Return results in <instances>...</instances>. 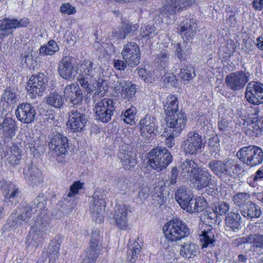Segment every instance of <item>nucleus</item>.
I'll list each match as a JSON object with an SVG mask.
<instances>
[{"instance_id":"obj_38","label":"nucleus","mask_w":263,"mask_h":263,"mask_svg":"<svg viewBox=\"0 0 263 263\" xmlns=\"http://www.w3.org/2000/svg\"><path fill=\"white\" fill-rule=\"evenodd\" d=\"M232 198L234 204L238 208L239 211H240L250 201L249 200L250 195L246 192H239L235 194Z\"/></svg>"},{"instance_id":"obj_37","label":"nucleus","mask_w":263,"mask_h":263,"mask_svg":"<svg viewBox=\"0 0 263 263\" xmlns=\"http://www.w3.org/2000/svg\"><path fill=\"white\" fill-rule=\"evenodd\" d=\"M100 239V231L98 229L92 230L91 235L89 247L87 250H91V256L95 257L99 254V247L98 241Z\"/></svg>"},{"instance_id":"obj_5","label":"nucleus","mask_w":263,"mask_h":263,"mask_svg":"<svg viewBox=\"0 0 263 263\" xmlns=\"http://www.w3.org/2000/svg\"><path fill=\"white\" fill-rule=\"evenodd\" d=\"M149 165L154 170L160 171L165 168L172 162L173 156L165 147H157L148 154Z\"/></svg>"},{"instance_id":"obj_26","label":"nucleus","mask_w":263,"mask_h":263,"mask_svg":"<svg viewBox=\"0 0 263 263\" xmlns=\"http://www.w3.org/2000/svg\"><path fill=\"white\" fill-rule=\"evenodd\" d=\"M242 243L251 245V248L253 251L263 250V234L256 233L250 234L246 237H241Z\"/></svg>"},{"instance_id":"obj_52","label":"nucleus","mask_w":263,"mask_h":263,"mask_svg":"<svg viewBox=\"0 0 263 263\" xmlns=\"http://www.w3.org/2000/svg\"><path fill=\"white\" fill-rule=\"evenodd\" d=\"M179 171H180V170L178 169L177 166L172 167L170 172V176L168 177V179L166 180L164 182V185L171 186L175 185L177 183Z\"/></svg>"},{"instance_id":"obj_6","label":"nucleus","mask_w":263,"mask_h":263,"mask_svg":"<svg viewBox=\"0 0 263 263\" xmlns=\"http://www.w3.org/2000/svg\"><path fill=\"white\" fill-rule=\"evenodd\" d=\"M68 115V128L72 133L83 131L88 119L86 108H72Z\"/></svg>"},{"instance_id":"obj_40","label":"nucleus","mask_w":263,"mask_h":263,"mask_svg":"<svg viewBox=\"0 0 263 263\" xmlns=\"http://www.w3.org/2000/svg\"><path fill=\"white\" fill-rule=\"evenodd\" d=\"M128 248L127 259L131 263H135L142 249L141 246L138 241H135L133 243L128 245Z\"/></svg>"},{"instance_id":"obj_51","label":"nucleus","mask_w":263,"mask_h":263,"mask_svg":"<svg viewBox=\"0 0 263 263\" xmlns=\"http://www.w3.org/2000/svg\"><path fill=\"white\" fill-rule=\"evenodd\" d=\"M77 202L76 200L71 198L68 200L67 198H65L62 204V209L60 210L64 215L70 214L77 205Z\"/></svg>"},{"instance_id":"obj_22","label":"nucleus","mask_w":263,"mask_h":263,"mask_svg":"<svg viewBox=\"0 0 263 263\" xmlns=\"http://www.w3.org/2000/svg\"><path fill=\"white\" fill-rule=\"evenodd\" d=\"M241 219L238 212H229L225 217V230L234 233H239L242 229Z\"/></svg>"},{"instance_id":"obj_15","label":"nucleus","mask_w":263,"mask_h":263,"mask_svg":"<svg viewBox=\"0 0 263 263\" xmlns=\"http://www.w3.org/2000/svg\"><path fill=\"white\" fill-rule=\"evenodd\" d=\"M248 81L249 76L243 71L230 73L225 79L227 86L233 91H238L242 89Z\"/></svg>"},{"instance_id":"obj_34","label":"nucleus","mask_w":263,"mask_h":263,"mask_svg":"<svg viewBox=\"0 0 263 263\" xmlns=\"http://www.w3.org/2000/svg\"><path fill=\"white\" fill-rule=\"evenodd\" d=\"M46 103L54 108H61L65 105V98L58 92H53L46 98Z\"/></svg>"},{"instance_id":"obj_21","label":"nucleus","mask_w":263,"mask_h":263,"mask_svg":"<svg viewBox=\"0 0 263 263\" xmlns=\"http://www.w3.org/2000/svg\"><path fill=\"white\" fill-rule=\"evenodd\" d=\"M15 121L10 117H0V133L7 140L12 139L17 130Z\"/></svg>"},{"instance_id":"obj_59","label":"nucleus","mask_w":263,"mask_h":263,"mask_svg":"<svg viewBox=\"0 0 263 263\" xmlns=\"http://www.w3.org/2000/svg\"><path fill=\"white\" fill-rule=\"evenodd\" d=\"M195 213H199L203 211L208 205V202L203 197H198L195 198Z\"/></svg>"},{"instance_id":"obj_30","label":"nucleus","mask_w":263,"mask_h":263,"mask_svg":"<svg viewBox=\"0 0 263 263\" xmlns=\"http://www.w3.org/2000/svg\"><path fill=\"white\" fill-rule=\"evenodd\" d=\"M180 247V254L183 257L193 258L199 252L198 246L191 241L184 242Z\"/></svg>"},{"instance_id":"obj_63","label":"nucleus","mask_w":263,"mask_h":263,"mask_svg":"<svg viewBox=\"0 0 263 263\" xmlns=\"http://www.w3.org/2000/svg\"><path fill=\"white\" fill-rule=\"evenodd\" d=\"M252 126L255 130L256 134L258 135L263 130V122L262 117L254 118L252 122Z\"/></svg>"},{"instance_id":"obj_7","label":"nucleus","mask_w":263,"mask_h":263,"mask_svg":"<svg viewBox=\"0 0 263 263\" xmlns=\"http://www.w3.org/2000/svg\"><path fill=\"white\" fill-rule=\"evenodd\" d=\"M105 192L103 190H96L92 197L90 202V212L92 219L97 223H101L104 220L105 202Z\"/></svg>"},{"instance_id":"obj_62","label":"nucleus","mask_w":263,"mask_h":263,"mask_svg":"<svg viewBox=\"0 0 263 263\" xmlns=\"http://www.w3.org/2000/svg\"><path fill=\"white\" fill-rule=\"evenodd\" d=\"M140 53L134 54V55L127 57L124 58L126 63L130 67H135L140 63Z\"/></svg>"},{"instance_id":"obj_1","label":"nucleus","mask_w":263,"mask_h":263,"mask_svg":"<svg viewBox=\"0 0 263 263\" xmlns=\"http://www.w3.org/2000/svg\"><path fill=\"white\" fill-rule=\"evenodd\" d=\"M102 70L99 65L86 61L78 68V81L87 95L94 92L93 99L96 96H104L108 90L107 80L100 78L97 80L96 78L101 74Z\"/></svg>"},{"instance_id":"obj_45","label":"nucleus","mask_w":263,"mask_h":263,"mask_svg":"<svg viewBox=\"0 0 263 263\" xmlns=\"http://www.w3.org/2000/svg\"><path fill=\"white\" fill-rule=\"evenodd\" d=\"M184 141L193 144L200 148L203 145L202 137L195 131L189 133L187 135V138Z\"/></svg>"},{"instance_id":"obj_50","label":"nucleus","mask_w":263,"mask_h":263,"mask_svg":"<svg viewBox=\"0 0 263 263\" xmlns=\"http://www.w3.org/2000/svg\"><path fill=\"white\" fill-rule=\"evenodd\" d=\"M212 208L218 215H223L229 211L230 206L228 203L223 201H218L212 204Z\"/></svg>"},{"instance_id":"obj_60","label":"nucleus","mask_w":263,"mask_h":263,"mask_svg":"<svg viewBox=\"0 0 263 263\" xmlns=\"http://www.w3.org/2000/svg\"><path fill=\"white\" fill-rule=\"evenodd\" d=\"M83 183L80 181L74 182L70 187V191L67 195V197H69L74 199V196L79 193V191L82 189Z\"/></svg>"},{"instance_id":"obj_29","label":"nucleus","mask_w":263,"mask_h":263,"mask_svg":"<svg viewBox=\"0 0 263 263\" xmlns=\"http://www.w3.org/2000/svg\"><path fill=\"white\" fill-rule=\"evenodd\" d=\"M181 1L180 0V1ZM182 9H183V6L178 0H168L160 9V13L163 16L166 15L167 17H170Z\"/></svg>"},{"instance_id":"obj_23","label":"nucleus","mask_w":263,"mask_h":263,"mask_svg":"<svg viewBox=\"0 0 263 263\" xmlns=\"http://www.w3.org/2000/svg\"><path fill=\"white\" fill-rule=\"evenodd\" d=\"M158 122L156 118L146 115L141 119L139 125L140 126L141 135L142 137H146L147 134L156 135L155 131L157 129Z\"/></svg>"},{"instance_id":"obj_14","label":"nucleus","mask_w":263,"mask_h":263,"mask_svg":"<svg viewBox=\"0 0 263 263\" xmlns=\"http://www.w3.org/2000/svg\"><path fill=\"white\" fill-rule=\"evenodd\" d=\"M215 178V176L207 169L200 167L197 172L194 174L193 184L196 189L202 190L210 185H213Z\"/></svg>"},{"instance_id":"obj_49","label":"nucleus","mask_w":263,"mask_h":263,"mask_svg":"<svg viewBox=\"0 0 263 263\" xmlns=\"http://www.w3.org/2000/svg\"><path fill=\"white\" fill-rule=\"evenodd\" d=\"M191 52V48L184 42L182 45L179 44L176 49V55L180 60H184Z\"/></svg>"},{"instance_id":"obj_43","label":"nucleus","mask_w":263,"mask_h":263,"mask_svg":"<svg viewBox=\"0 0 263 263\" xmlns=\"http://www.w3.org/2000/svg\"><path fill=\"white\" fill-rule=\"evenodd\" d=\"M139 53H140V48L136 43L134 42H128L124 46L121 52L123 59Z\"/></svg>"},{"instance_id":"obj_11","label":"nucleus","mask_w":263,"mask_h":263,"mask_svg":"<svg viewBox=\"0 0 263 263\" xmlns=\"http://www.w3.org/2000/svg\"><path fill=\"white\" fill-rule=\"evenodd\" d=\"M47 78L43 73H40L36 76L32 75L29 78L26 88L27 92L32 94L33 96L36 95L41 96L46 88Z\"/></svg>"},{"instance_id":"obj_25","label":"nucleus","mask_w":263,"mask_h":263,"mask_svg":"<svg viewBox=\"0 0 263 263\" xmlns=\"http://www.w3.org/2000/svg\"><path fill=\"white\" fill-rule=\"evenodd\" d=\"M115 210L114 218L116 224L120 229H124L127 225L128 207L125 204H116Z\"/></svg>"},{"instance_id":"obj_8","label":"nucleus","mask_w":263,"mask_h":263,"mask_svg":"<svg viewBox=\"0 0 263 263\" xmlns=\"http://www.w3.org/2000/svg\"><path fill=\"white\" fill-rule=\"evenodd\" d=\"M116 102L112 99H103L98 102L93 109L96 119L103 123L109 121L114 115Z\"/></svg>"},{"instance_id":"obj_39","label":"nucleus","mask_w":263,"mask_h":263,"mask_svg":"<svg viewBox=\"0 0 263 263\" xmlns=\"http://www.w3.org/2000/svg\"><path fill=\"white\" fill-rule=\"evenodd\" d=\"M214 234L213 230L210 229L207 231H202L200 235V239L202 242L201 248H211L214 246Z\"/></svg>"},{"instance_id":"obj_35","label":"nucleus","mask_w":263,"mask_h":263,"mask_svg":"<svg viewBox=\"0 0 263 263\" xmlns=\"http://www.w3.org/2000/svg\"><path fill=\"white\" fill-rule=\"evenodd\" d=\"M179 102L175 95H170L166 98V103L164 105V110L166 115L179 112L178 110Z\"/></svg>"},{"instance_id":"obj_64","label":"nucleus","mask_w":263,"mask_h":263,"mask_svg":"<svg viewBox=\"0 0 263 263\" xmlns=\"http://www.w3.org/2000/svg\"><path fill=\"white\" fill-rule=\"evenodd\" d=\"M163 186L161 187H156L155 188V192L154 193L153 196L154 199L157 200L158 202L160 204H162L165 202L166 197L164 196L163 193Z\"/></svg>"},{"instance_id":"obj_3","label":"nucleus","mask_w":263,"mask_h":263,"mask_svg":"<svg viewBox=\"0 0 263 263\" xmlns=\"http://www.w3.org/2000/svg\"><path fill=\"white\" fill-rule=\"evenodd\" d=\"M165 237L169 241L177 242L190 234L186 223L180 219H173L167 222L163 228Z\"/></svg>"},{"instance_id":"obj_24","label":"nucleus","mask_w":263,"mask_h":263,"mask_svg":"<svg viewBox=\"0 0 263 263\" xmlns=\"http://www.w3.org/2000/svg\"><path fill=\"white\" fill-rule=\"evenodd\" d=\"M240 212L244 218L251 221H255L262 214L259 205L252 201H249V203Z\"/></svg>"},{"instance_id":"obj_44","label":"nucleus","mask_w":263,"mask_h":263,"mask_svg":"<svg viewBox=\"0 0 263 263\" xmlns=\"http://www.w3.org/2000/svg\"><path fill=\"white\" fill-rule=\"evenodd\" d=\"M218 215L212 209V210H205L202 215L204 222H208L210 226L216 223H219L220 221Z\"/></svg>"},{"instance_id":"obj_17","label":"nucleus","mask_w":263,"mask_h":263,"mask_svg":"<svg viewBox=\"0 0 263 263\" xmlns=\"http://www.w3.org/2000/svg\"><path fill=\"white\" fill-rule=\"evenodd\" d=\"M208 168L219 179L232 177L231 166L228 163L220 160H211L208 164Z\"/></svg>"},{"instance_id":"obj_56","label":"nucleus","mask_w":263,"mask_h":263,"mask_svg":"<svg viewBox=\"0 0 263 263\" xmlns=\"http://www.w3.org/2000/svg\"><path fill=\"white\" fill-rule=\"evenodd\" d=\"M181 148L183 149L186 155L195 154L198 151L201 149L200 148H198V147H197L193 144L187 143L184 141H183L181 144Z\"/></svg>"},{"instance_id":"obj_42","label":"nucleus","mask_w":263,"mask_h":263,"mask_svg":"<svg viewBox=\"0 0 263 263\" xmlns=\"http://www.w3.org/2000/svg\"><path fill=\"white\" fill-rule=\"evenodd\" d=\"M42 241V237L40 231L31 228L27 239V244L33 247L37 248L39 244Z\"/></svg>"},{"instance_id":"obj_19","label":"nucleus","mask_w":263,"mask_h":263,"mask_svg":"<svg viewBox=\"0 0 263 263\" xmlns=\"http://www.w3.org/2000/svg\"><path fill=\"white\" fill-rule=\"evenodd\" d=\"M23 174L27 182L33 187L38 186L43 182L42 172L32 163L27 164L24 168Z\"/></svg>"},{"instance_id":"obj_2","label":"nucleus","mask_w":263,"mask_h":263,"mask_svg":"<svg viewBox=\"0 0 263 263\" xmlns=\"http://www.w3.org/2000/svg\"><path fill=\"white\" fill-rule=\"evenodd\" d=\"M48 154L56 158L60 155L68 154L69 143L67 137L58 130V127L51 128L48 135Z\"/></svg>"},{"instance_id":"obj_9","label":"nucleus","mask_w":263,"mask_h":263,"mask_svg":"<svg viewBox=\"0 0 263 263\" xmlns=\"http://www.w3.org/2000/svg\"><path fill=\"white\" fill-rule=\"evenodd\" d=\"M46 204V198L43 193H40L32 201L23 208V211L19 215L21 219L27 222L32 215L37 212L42 213Z\"/></svg>"},{"instance_id":"obj_16","label":"nucleus","mask_w":263,"mask_h":263,"mask_svg":"<svg viewBox=\"0 0 263 263\" xmlns=\"http://www.w3.org/2000/svg\"><path fill=\"white\" fill-rule=\"evenodd\" d=\"M17 119L24 124L33 122L36 118V112L34 107L29 103H23L19 104L15 110Z\"/></svg>"},{"instance_id":"obj_12","label":"nucleus","mask_w":263,"mask_h":263,"mask_svg":"<svg viewBox=\"0 0 263 263\" xmlns=\"http://www.w3.org/2000/svg\"><path fill=\"white\" fill-rule=\"evenodd\" d=\"M245 97L253 105L263 103V84L258 81H251L247 84Z\"/></svg>"},{"instance_id":"obj_58","label":"nucleus","mask_w":263,"mask_h":263,"mask_svg":"<svg viewBox=\"0 0 263 263\" xmlns=\"http://www.w3.org/2000/svg\"><path fill=\"white\" fill-rule=\"evenodd\" d=\"M137 91V86L130 82L125 88H123L122 92L125 95V98L130 100L135 96Z\"/></svg>"},{"instance_id":"obj_57","label":"nucleus","mask_w":263,"mask_h":263,"mask_svg":"<svg viewBox=\"0 0 263 263\" xmlns=\"http://www.w3.org/2000/svg\"><path fill=\"white\" fill-rule=\"evenodd\" d=\"M170 60V55L166 51H161L156 57V62L157 64L161 65V67H163L165 69V66L168 63Z\"/></svg>"},{"instance_id":"obj_36","label":"nucleus","mask_w":263,"mask_h":263,"mask_svg":"<svg viewBox=\"0 0 263 263\" xmlns=\"http://www.w3.org/2000/svg\"><path fill=\"white\" fill-rule=\"evenodd\" d=\"M115 185L119 193L123 195L129 196L130 193V186L128 180L124 176L117 177L115 179Z\"/></svg>"},{"instance_id":"obj_47","label":"nucleus","mask_w":263,"mask_h":263,"mask_svg":"<svg viewBox=\"0 0 263 263\" xmlns=\"http://www.w3.org/2000/svg\"><path fill=\"white\" fill-rule=\"evenodd\" d=\"M137 109L135 107L132 106L129 108L125 110L122 112L121 115V119L127 124H132L133 122H134L136 114Z\"/></svg>"},{"instance_id":"obj_18","label":"nucleus","mask_w":263,"mask_h":263,"mask_svg":"<svg viewBox=\"0 0 263 263\" xmlns=\"http://www.w3.org/2000/svg\"><path fill=\"white\" fill-rule=\"evenodd\" d=\"M28 23L29 20L26 17L22 18L20 21L16 19L8 18L0 20V39L6 37L12 33L11 29L26 27Z\"/></svg>"},{"instance_id":"obj_61","label":"nucleus","mask_w":263,"mask_h":263,"mask_svg":"<svg viewBox=\"0 0 263 263\" xmlns=\"http://www.w3.org/2000/svg\"><path fill=\"white\" fill-rule=\"evenodd\" d=\"M15 99V94L12 89L10 87H7L3 94L2 100L7 103H13Z\"/></svg>"},{"instance_id":"obj_27","label":"nucleus","mask_w":263,"mask_h":263,"mask_svg":"<svg viewBox=\"0 0 263 263\" xmlns=\"http://www.w3.org/2000/svg\"><path fill=\"white\" fill-rule=\"evenodd\" d=\"M198 164L192 159H186L179 166L180 175L185 179L193 177L199 169Z\"/></svg>"},{"instance_id":"obj_28","label":"nucleus","mask_w":263,"mask_h":263,"mask_svg":"<svg viewBox=\"0 0 263 263\" xmlns=\"http://www.w3.org/2000/svg\"><path fill=\"white\" fill-rule=\"evenodd\" d=\"M196 20L194 18L186 19L180 23L179 28L180 32L189 39H192L195 33L197 25Z\"/></svg>"},{"instance_id":"obj_32","label":"nucleus","mask_w":263,"mask_h":263,"mask_svg":"<svg viewBox=\"0 0 263 263\" xmlns=\"http://www.w3.org/2000/svg\"><path fill=\"white\" fill-rule=\"evenodd\" d=\"M175 197L180 207L182 208L190 200L192 199L193 195L189 191H187L185 186L181 185L176 190Z\"/></svg>"},{"instance_id":"obj_48","label":"nucleus","mask_w":263,"mask_h":263,"mask_svg":"<svg viewBox=\"0 0 263 263\" xmlns=\"http://www.w3.org/2000/svg\"><path fill=\"white\" fill-rule=\"evenodd\" d=\"M158 33L156 27L154 25H147L141 28V35L142 37L148 40L155 36Z\"/></svg>"},{"instance_id":"obj_41","label":"nucleus","mask_w":263,"mask_h":263,"mask_svg":"<svg viewBox=\"0 0 263 263\" xmlns=\"http://www.w3.org/2000/svg\"><path fill=\"white\" fill-rule=\"evenodd\" d=\"M59 50V47L57 43L54 40H51L46 45L41 46L39 52L40 54L45 55H52Z\"/></svg>"},{"instance_id":"obj_55","label":"nucleus","mask_w":263,"mask_h":263,"mask_svg":"<svg viewBox=\"0 0 263 263\" xmlns=\"http://www.w3.org/2000/svg\"><path fill=\"white\" fill-rule=\"evenodd\" d=\"M122 31H124L126 36L127 35L133 36L137 32L139 28L137 24L133 25L130 23H124L122 26Z\"/></svg>"},{"instance_id":"obj_31","label":"nucleus","mask_w":263,"mask_h":263,"mask_svg":"<svg viewBox=\"0 0 263 263\" xmlns=\"http://www.w3.org/2000/svg\"><path fill=\"white\" fill-rule=\"evenodd\" d=\"M61 242V237L59 235L57 236L53 240H51L49 247L48 263H54L56 260L59 258V251L60 250Z\"/></svg>"},{"instance_id":"obj_4","label":"nucleus","mask_w":263,"mask_h":263,"mask_svg":"<svg viewBox=\"0 0 263 263\" xmlns=\"http://www.w3.org/2000/svg\"><path fill=\"white\" fill-rule=\"evenodd\" d=\"M239 160L249 167H254L263 162V150L256 145L241 148L236 153Z\"/></svg>"},{"instance_id":"obj_46","label":"nucleus","mask_w":263,"mask_h":263,"mask_svg":"<svg viewBox=\"0 0 263 263\" xmlns=\"http://www.w3.org/2000/svg\"><path fill=\"white\" fill-rule=\"evenodd\" d=\"M11 154L9 156L8 161L9 163L15 165L19 163V162L21 159V153L22 150L17 145H13L11 148Z\"/></svg>"},{"instance_id":"obj_13","label":"nucleus","mask_w":263,"mask_h":263,"mask_svg":"<svg viewBox=\"0 0 263 263\" xmlns=\"http://www.w3.org/2000/svg\"><path fill=\"white\" fill-rule=\"evenodd\" d=\"M166 126L168 132L174 135H179L184 127L186 121V115L182 111L168 114L166 117Z\"/></svg>"},{"instance_id":"obj_54","label":"nucleus","mask_w":263,"mask_h":263,"mask_svg":"<svg viewBox=\"0 0 263 263\" xmlns=\"http://www.w3.org/2000/svg\"><path fill=\"white\" fill-rule=\"evenodd\" d=\"M15 185L11 182H7L5 180H0V187L2 190L5 198L15 187Z\"/></svg>"},{"instance_id":"obj_53","label":"nucleus","mask_w":263,"mask_h":263,"mask_svg":"<svg viewBox=\"0 0 263 263\" xmlns=\"http://www.w3.org/2000/svg\"><path fill=\"white\" fill-rule=\"evenodd\" d=\"M179 74L183 81H190L195 77L194 69L192 67L181 68Z\"/></svg>"},{"instance_id":"obj_10","label":"nucleus","mask_w":263,"mask_h":263,"mask_svg":"<svg viewBox=\"0 0 263 263\" xmlns=\"http://www.w3.org/2000/svg\"><path fill=\"white\" fill-rule=\"evenodd\" d=\"M77 62L75 58L71 56H65L59 63L58 71L64 79L71 80L78 73Z\"/></svg>"},{"instance_id":"obj_20","label":"nucleus","mask_w":263,"mask_h":263,"mask_svg":"<svg viewBox=\"0 0 263 263\" xmlns=\"http://www.w3.org/2000/svg\"><path fill=\"white\" fill-rule=\"evenodd\" d=\"M118 158L123 168L128 171L134 168L137 164L136 154L126 146H122L118 153Z\"/></svg>"},{"instance_id":"obj_33","label":"nucleus","mask_w":263,"mask_h":263,"mask_svg":"<svg viewBox=\"0 0 263 263\" xmlns=\"http://www.w3.org/2000/svg\"><path fill=\"white\" fill-rule=\"evenodd\" d=\"M76 92L70 95L67 99L69 106L72 108H85V105L82 104L83 100V92L80 87H77Z\"/></svg>"}]
</instances>
